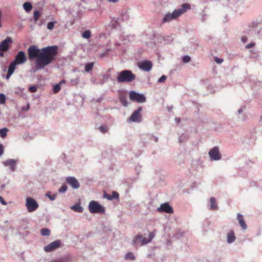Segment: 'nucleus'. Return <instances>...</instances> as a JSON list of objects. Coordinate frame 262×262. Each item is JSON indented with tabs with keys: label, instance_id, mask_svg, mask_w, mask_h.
<instances>
[{
	"label": "nucleus",
	"instance_id": "1",
	"mask_svg": "<svg viewBox=\"0 0 262 262\" xmlns=\"http://www.w3.org/2000/svg\"><path fill=\"white\" fill-rule=\"evenodd\" d=\"M58 54V47L56 46L42 48L39 54V58L36 60L38 69H43L45 66L52 63Z\"/></svg>",
	"mask_w": 262,
	"mask_h": 262
},
{
	"label": "nucleus",
	"instance_id": "2",
	"mask_svg": "<svg viewBox=\"0 0 262 262\" xmlns=\"http://www.w3.org/2000/svg\"><path fill=\"white\" fill-rule=\"evenodd\" d=\"M190 9V6L188 4H184L182 5V8L174 10L171 14L168 13L166 14L163 19L162 23L169 22L177 18Z\"/></svg>",
	"mask_w": 262,
	"mask_h": 262
},
{
	"label": "nucleus",
	"instance_id": "3",
	"mask_svg": "<svg viewBox=\"0 0 262 262\" xmlns=\"http://www.w3.org/2000/svg\"><path fill=\"white\" fill-rule=\"evenodd\" d=\"M135 78L136 76L132 71L124 70L119 73L117 80L119 83L129 82L134 81Z\"/></svg>",
	"mask_w": 262,
	"mask_h": 262
},
{
	"label": "nucleus",
	"instance_id": "4",
	"mask_svg": "<svg viewBox=\"0 0 262 262\" xmlns=\"http://www.w3.org/2000/svg\"><path fill=\"white\" fill-rule=\"evenodd\" d=\"M249 34L252 36L258 35L262 30L261 23L255 20L250 23L249 26Z\"/></svg>",
	"mask_w": 262,
	"mask_h": 262
},
{
	"label": "nucleus",
	"instance_id": "5",
	"mask_svg": "<svg viewBox=\"0 0 262 262\" xmlns=\"http://www.w3.org/2000/svg\"><path fill=\"white\" fill-rule=\"evenodd\" d=\"M89 211L92 213H104L105 208L95 201H92L89 204Z\"/></svg>",
	"mask_w": 262,
	"mask_h": 262
},
{
	"label": "nucleus",
	"instance_id": "6",
	"mask_svg": "<svg viewBox=\"0 0 262 262\" xmlns=\"http://www.w3.org/2000/svg\"><path fill=\"white\" fill-rule=\"evenodd\" d=\"M40 53L41 50H39L36 46H31L28 49V57L30 60L39 58Z\"/></svg>",
	"mask_w": 262,
	"mask_h": 262
},
{
	"label": "nucleus",
	"instance_id": "7",
	"mask_svg": "<svg viewBox=\"0 0 262 262\" xmlns=\"http://www.w3.org/2000/svg\"><path fill=\"white\" fill-rule=\"evenodd\" d=\"M142 108L141 106L139 107L135 111L130 117L128 119V122H140L142 120V115L140 114Z\"/></svg>",
	"mask_w": 262,
	"mask_h": 262
},
{
	"label": "nucleus",
	"instance_id": "8",
	"mask_svg": "<svg viewBox=\"0 0 262 262\" xmlns=\"http://www.w3.org/2000/svg\"><path fill=\"white\" fill-rule=\"evenodd\" d=\"M129 99L133 101L142 103L146 101V98L143 94L138 93L134 91L129 92Z\"/></svg>",
	"mask_w": 262,
	"mask_h": 262
},
{
	"label": "nucleus",
	"instance_id": "9",
	"mask_svg": "<svg viewBox=\"0 0 262 262\" xmlns=\"http://www.w3.org/2000/svg\"><path fill=\"white\" fill-rule=\"evenodd\" d=\"M26 206L30 212L36 210L38 208V204L33 198L28 197L26 199Z\"/></svg>",
	"mask_w": 262,
	"mask_h": 262
},
{
	"label": "nucleus",
	"instance_id": "10",
	"mask_svg": "<svg viewBox=\"0 0 262 262\" xmlns=\"http://www.w3.org/2000/svg\"><path fill=\"white\" fill-rule=\"evenodd\" d=\"M209 157L212 161H218L221 159L222 156L220 152L219 148L214 146L208 152Z\"/></svg>",
	"mask_w": 262,
	"mask_h": 262
},
{
	"label": "nucleus",
	"instance_id": "11",
	"mask_svg": "<svg viewBox=\"0 0 262 262\" xmlns=\"http://www.w3.org/2000/svg\"><path fill=\"white\" fill-rule=\"evenodd\" d=\"M27 60V57L23 51H19L15 57V59L13 61L16 64H21L25 63Z\"/></svg>",
	"mask_w": 262,
	"mask_h": 262
},
{
	"label": "nucleus",
	"instance_id": "12",
	"mask_svg": "<svg viewBox=\"0 0 262 262\" xmlns=\"http://www.w3.org/2000/svg\"><path fill=\"white\" fill-rule=\"evenodd\" d=\"M61 242L59 240H56L49 244L45 247L44 250L47 252H51L60 247Z\"/></svg>",
	"mask_w": 262,
	"mask_h": 262
},
{
	"label": "nucleus",
	"instance_id": "13",
	"mask_svg": "<svg viewBox=\"0 0 262 262\" xmlns=\"http://www.w3.org/2000/svg\"><path fill=\"white\" fill-rule=\"evenodd\" d=\"M152 62L148 60H144L138 64L139 67L145 71H149L152 68Z\"/></svg>",
	"mask_w": 262,
	"mask_h": 262
},
{
	"label": "nucleus",
	"instance_id": "14",
	"mask_svg": "<svg viewBox=\"0 0 262 262\" xmlns=\"http://www.w3.org/2000/svg\"><path fill=\"white\" fill-rule=\"evenodd\" d=\"M66 182L73 188L77 189L80 186L78 181L75 177H69L67 178Z\"/></svg>",
	"mask_w": 262,
	"mask_h": 262
},
{
	"label": "nucleus",
	"instance_id": "15",
	"mask_svg": "<svg viewBox=\"0 0 262 262\" xmlns=\"http://www.w3.org/2000/svg\"><path fill=\"white\" fill-rule=\"evenodd\" d=\"M12 41L10 37H7L6 39L2 41L0 43V51H6L9 46V43Z\"/></svg>",
	"mask_w": 262,
	"mask_h": 262
},
{
	"label": "nucleus",
	"instance_id": "16",
	"mask_svg": "<svg viewBox=\"0 0 262 262\" xmlns=\"http://www.w3.org/2000/svg\"><path fill=\"white\" fill-rule=\"evenodd\" d=\"M160 212H165L168 213H173V209L168 203L161 204L160 207L158 209Z\"/></svg>",
	"mask_w": 262,
	"mask_h": 262
},
{
	"label": "nucleus",
	"instance_id": "17",
	"mask_svg": "<svg viewBox=\"0 0 262 262\" xmlns=\"http://www.w3.org/2000/svg\"><path fill=\"white\" fill-rule=\"evenodd\" d=\"M155 232L156 230H155L153 232H151L149 234V238L146 239V238H143L141 235H138V236L137 238V239H142V245H145L148 243H150L152 238L155 236Z\"/></svg>",
	"mask_w": 262,
	"mask_h": 262
},
{
	"label": "nucleus",
	"instance_id": "18",
	"mask_svg": "<svg viewBox=\"0 0 262 262\" xmlns=\"http://www.w3.org/2000/svg\"><path fill=\"white\" fill-rule=\"evenodd\" d=\"M227 237V243L228 244H231L234 243L236 240V236L234 234V232L233 230H231L227 232L226 235Z\"/></svg>",
	"mask_w": 262,
	"mask_h": 262
},
{
	"label": "nucleus",
	"instance_id": "19",
	"mask_svg": "<svg viewBox=\"0 0 262 262\" xmlns=\"http://www.w3.org/2000/svg\"><path fill=\"white\" fill-rule=\"evenodd\" d=\"M3 164L5 166H9L10 169L12 171L15 170L16 164V162L15 160L13 159L7 160L6 161L4 162Z\"/></svg>",
	"mask_w": 262,
	"mask_h": 262
},
{
	"label": "nucleus",
	"instance_id": "20",
	"mask_svg": "<svg viewBox=\"0 0 262 262\" xmlns=\"http://www.w3.org/2000/svg\"><path fill=\"white\" fill-rule=\"evenodd\" d=\"M237 220H238L239 224L243 230H245L247 228V226L244 221L243 215L240 213H238L237 215Z\"/></svg>",
	"mask_w": 262,
	"mask_h": 262
},
{
	"label": "nucleus",
	"instance_id": "21",
	"mask_svg": "<svg viewBox=\"0 0 262 262\" xmlns=\"http://www.w3.org/2000/svg\"><path fill=\"white\" fill-rule=\"evenodd\" d=\"M16 65L17 64L15 63H14V62H12L10 64V65L9 66L8 72H7V74L6 75V78L7 79H8L10 78V77L12 75V74L14 72V71L15 70V67Z\"/></svg>",
	"mask_w": 262,
	"mask_h": 262
},
{
	"label": "nucleus",
	"instance_id": "22",
	"mask_svg": "<svg viewBox=\"0 0 262 262\" xmlns=\"http://www.w3.org/2000/svg\"><path fill=\"white\" fill-rule=\"evenodd\" d=\"M218 209V206L217 205L216 200L214 198H211L210 199V209L215 210Z\"/></svg>",
	"mask_w": 262,
	"mask_h": 262
},
{
	"label": "nucleus",
	"instance_id": "23",
	"mask_svg": "<svg viewBox=\"0 0 262 262\" xmlns=\"http://www.w3.org/2000/svg\"><path fill=\"white\" fill-rule=\"evenodd\" d=\"M71 209L77 212L81 213L83 211V208L81 207V206L78 204H76L71 207Z\"/></svg>",
	"mask_w": 262,
	"mask_h": 262
},
{
	"label": "nucleus",
	"instance_id": "24",
	"mask_svg": "<svg viewBox=\"0 0 262 262\" xmlns=\"http://www.w3.org/2000/svg\"><path fill=\"white\" fill-rule=\"evenodd\" d=\"M24 9L27 12H30L32 9V4L29 2H25L23 4Z\"/></svg>",
	"mask_w": 262,
	"mask_h": 262
},
{
	"label": "nucleus",
	"instance_id": "25",
	"mask_svg": "<svg viewBox=\"0 0 262 262\" xmlns=\"http://www.w3.org/2000/svg\"><path fill=\"white\" fill-rule=\"evenodd\" d=\"M8 129L7 128L0 129V136L2 138H5L7 135Z\"/></svg>",
	"mask_w": 262,
	"mask_h": 262
},
{
	"label": "nucleus",
	"instance_id": "26",
	"mask_svg": "<svg viewBox=\"0 0 262 262\" xmlns=\"http://www.w3.org/2000/svg\"><path fill=\"white\" fill-rule=\"evenodd\" d=\"M41 234L43 236H49L50 234V230L48 228H43L40 230Z\"/></svg>",
	"mask_w": 262,
	"mask_h": 262
},
{
	"label": "nucleus",
	"instance_id": "27",
	"mask_svg": "<svg viewBox=\"0 0 262 262\" xmlns=\"http://www.w3.org/2000/svg\"><path fill=\"white\" fill-rule=\"evenodd\" d=\"M93 67L94 63L93 62L88 63L85 66V71L86 72H89L92 70Z\"/></svg>",
	"mask_w": 262,
	"mask_h": 262
},
{
	"label": "nucleus",
	"instance_id": "28",
	"mask_svg": "<svg viewBox=\"0 0 262 262\" xmlns=\"http://www.w3.org/2000/svg\"><path fill=\"white\" fill-rule=\"evenodd\" d=\"M138 235H137L136 237H135L134 240H133V244L135 246H138L140 245V246H142V239H137V237Z\"/></svg>",
	"mask_w": 262,
	"mask_h": 262
},
{
	"label": "nucleus",
	"instance_id": "29",
	"mask_svg": "<svg viewBox=\"0 0 262 262\" xmlns=\"http://www.w3.org/2000/svg\"><path fill=\"white\" fill-rule=\"evenodd\" d=\"M91 32L90 30H86L84 31L82 34V37L86 39H89L91 37Z\"/></svg>",
	"mask_w": 262,
	"mask_h": 262
},
{
	"label": "nucleus",
	"instance_id": "30",
	"mask_svg": "<svg viewBox=\"0 0 262 262\" xmlns=\"http://www.w3.org/2000/svg\"><path fill=\"white\" fill-rule=\"evenodd\" d=\"M40 16V13L38 11H35L33 13V18L35 21L38 20L39 17Z\"/></svg>",
	"mask_w": 262,
	"mask_h": 262
},
{
	"label": "nucleus",
	"instance_id": "31",
	"mask_svg": "<svg viewBox=\"0 0 262 262\" xmlns=\"http://www.w3.org/2000/svg\"><path fill=\"white\" fill-rule=\"evenodd\" d=\"M125 259L134 260L135 259V257L134 256L133 253L128 252L125 255Z\"/></svg>",
	"mask_w": 262,
	"mask_h": 262
},
{
	"label": "nucleus",
	"instance_id": "32",
	"mask_svg": "<svg viewBox=\"0 0 262 262\" xmlns=\"http://www.w3.org/2000/svg\"><path fill=\"white\" fill-rule=\"evenodd\" d=\"M120 101L124 106H126L128 104L126 98L125 97H121L120 98Z\"/></svg>",
	"mask_w": 262,
	"mask_h": 262
},
{
	"label": "nucleus",
	"instance_id": "33",
	"mask_svg": "<svg viewBox=\"0 0 262 262\" xmlns=\"http://www.w3.org/2000/svg\"><path fill=\"white\" fill-rule=\"evenodd\" d=\"M60 84H56L53 88V91L54 93H57L60 90Z\"/></svg>",
	"mask_w": 262,
	"mask_h": 262
},
{
	"label": "nucleus",
	"instance_id": "34",
	"mask_svg": "<svg viewBox=\"0 0 262 262\" xmlns=\"http://www.w3.org/2000/svg\"><path fill=\"white\" fill-rule=\"evenodd\" d=\"M55 23V22L54 21H51L48 23L47 25L48 29L50 30H52L54 28Z\"/></svg>",
	"mask_w": 262,
	"mask_h": 262
},
{
	"label": "nucleus",
	"instance_id": "35",
	"mask_svg": "<svg viewBox=\"0 0 262 262\" xmlns=\"http://www.w3.org/2000/svg\"><path fill=\"white\" fill-rule=\"evenodd\" d=\"M6 101L5 96L3 94H0V103L5 104Z\"/></svg>",
	"mask_w": 262,
	"mask_h": 262
},
{
	"label": "nucleus",
	"instance_id": "36",
	"mask_svg": "<svg viewBox=\"0 0 262 262\" xmlns=\"http://www.w3.org/2000/svg\"><path fill=\"white\" fill-rule=\"evenodd\" d=\"M67 190V186L66 185H62L59 189V192L63 193Z\"/></svg>",
	"mask_w": 262,
	"mask_h": 262
},
{
	"label": "nucleus",
	"instance_id": "37",
	"mask_svg": "<svg viewBox=\"0 0 262 262\" xmlns=\"http://www.w3.org/2000/svg\"><path fill=\"white\" fill-rule=\"evenodd\" d=\"M184 63H187L190 61V57L189 56H185L182 58Z\"/></svg>",
	"mask_w": 262,
	"mask_h": 262
},
{
	"label": "nucleus",
	"instance_id": "38",
	"mask_svg": "<svg viewBox=\"0 0 262 262\" xmlns=\"http://www.w3.org/2000/svg\"><path fill=\"white\" fill-rule=\"evenodd\" d=\"M99 130L103 133H105L108 130V128L104 126H101L99 127Z\"/></svg>",
	"mask_w": 262,
	"mask_h": 262
},
{
	"label": "nucleus",
	"instance_id": "39",
	"mask_svg": "<svg viewBox=\"0 0 262 262\" xmlns=\"http://www.w3.org/2000/svg\"><path fill=\"white\" fill-rule=\"evenodd\" d=\"M37 89L36 86H31L29 87V91L31 93H35L37 91Z\"/></svg>",
	"mask_w": 262,
	"mask_h": 262
},
{
	"label": "nucleus",
	"instance_id": "40",
	"mask_svg": "<svg viewBox=\"0 0 262 262\" xmlns=\"http://www.w3.org/2000/svg\"><path fill=\"white\" fill-rule=\"evenodd\" d=\"M46 195L52 201H53L56 198V194L50 195V192H48Z\"/></svg>",
	"mask_w": 262,
	"mask_h": 262
},
{
	"label": "nucleus",
	"instance_id": "41",
	"mask_svg": "<svg viewBox=\"0 0 262 262\" xmlns=\"http://www.w3.org/2000/svg\"><path fill=\"white\" fill-rule=\"evenodd\" d=\"M166 79V76L165 75H162L158 80V82L161 83L164 82Z\"/></svg>",
	"mask_w": 262,
	"mask_h": 262
},
{
	"label": "nucleus",
	"instance_id": "42",
	"mask_svg": "<svg viewBox=\"0 0 262 262\" xmlns=\"http://www.w3.org/2000/svg\"><path fill=\"white\" fill-rule=\"evenodd\" d=\"M111 196L112 200L114 199H118L119 198V193L117 192L113 191Z\"/></svg>",
	"mask_w": 262,
	"mask_h": 262
},
{
	"label": "nucleus",
	"instance_id": "43",
	"mask_svg": "<svg viewBox=\"0 0 262 262\" xmlns=\"http://www.w3.org/2000/svg\"><path fill=\"white\" fill-rule=\"evenodd\" d=\"M214 60L216 62V63H217L218 64H221V63H222L223 62V59L219 58V57H215L214 58Z\"/></svg>",
	"mask_w": 262,
	"mask_h": 262
},
{
	"label": "nucleus",
	"instance_id": "44",
	"mask_svg": "<svg viewBox=\"0 0 262 262\" xmlns=\"http://www.w3.org/2000/svg\"><path fill=\"white\" fill-rule=\"evenodd\" d=\"M103 197L106 198V199H108V200H112L111 195L108 194H107L106 193H105L104 194Z\"/></svg>",
	"mask_w": 262,
	"mask_h": 262
},
{
	"label": "nucleus",
	"instance_id": "45",
	"mask_svg": "<svg viewBox=\"0 0 262 262\" xmlns=\"http://www.w3.org/2000/svg\"><path fill=\"white\" fill-rule=\"evenodd\" d=\"M255 45V42H251V43L247 45L246 46V48L247 49H250V48L254 47Z\"/></svg>",
	"mask_w": 262,
	"mask_h": 262
},
{
	"label": "nucleus",
	"instance_id": "46",
	"mask_svg": "<svg viewBox=\"0 0 262 262\" xmlns=\"http://www.w3.org/2000/svg\"><path fill=\"white\" fill-rule=\"evenodd\" d=\"M207 89L210 93H212L215 91V90H213V88L211 85H209Z\"/></svg>",
	"mask_w": 262,
	"mask_h": 262
},
{
	"label": "nucleus",
	"instance_id": "47",
	"mask_svg": "<svg viewBox=\"0 0 262 262\" xmlns=\"http://www.w3.org/2000/svg\"><path fill=\"white\" fill-rule=\"evenodd\" d=\"M206 17H207V16H206V14H205V13H202V17H201V20H202V21L204 22V21L206 20Z\"/></svg>",
	"mask_w": 262,
	"mask_h": 262
},
{
	"label": "nucleus",
	"instance_id": "48",
	"mask_svg": "<svg viewBox=\"0 0 262 262\" xmlns=\"http://www.w3.org/2000/svg\"><path fill=\"white\" fill-rule=\"evenodd\" d=\"M4 153V148L2 144H0V157Z\"/></svg>",
	"mask_w": 262,
	"mask_h": 262
},
{
	"label": "nucleus",
	"instance_id": "49",
	"mask_svg": "<svg viewBox=\"0 0 262 262\" xmlns=\"http://www.w3.org/2000/svg\"><path fill=\"white\" fill-rule=\"evenodd\" d=\"M0 202L4 205H7V203L4 201V200L3 199V197L1 196H0Z\"/></svg>",
	"mask_w": 262,
	"mask_h": 262
},
{
	"label": "nucleus",
	"instance_id": "50",
	"mask_svg": "<svg viewBox=\"0 0 262 262\" xmlns=\"http://www.w3.org/2000/svg\"><path fill=\"white\" fill-rule=\"evenodd\" d=\"M29 108H30V105L29 104H28L26 107H24L23 108H22V110L27 111L29 110Z\"/></svg>",
	"mask_w": 262,
	"mask_h": 262
},
{
	"label": "nucleus",
	"instance_id": "51",
	"mask_svg": "<svg viewBox=\"0 0 262 262\" xmlns=\"http://www.w3.org/2000/svg\"><path fill=\"white\" fill-rule=\"evenodd\" d=\"M242 41L244 43L246 42L247 41V37L246 36L242 37Z\"/></svg>",
	"mask_w": 262,
	"mask_h": 262
},
{
	"label": "nucleus",
	"instance_id": "52",
	"mask_svg": "<svg viewBox=\"0 0 262 262\" xmlns=\"http://www.w3.org/2000/svg\"><path fill=\"white\" fill-rule=\"evenodd\" d=\"M243 107L239 108L237 111V113L238 115L241 114L243 112Z\"/></svg>",
	"mask_w": 262,
	"mask_h": 262
},
{
	"label": "nucleus",
	"instance_id": "53",
	"mask_svg": "<svg viewBox=\"0 0 262 262\" xmlns=\"http://www.w3.org/2000/svg\"><path fill=\"white\" fill-rule=\"evenodd\" d=\"M175 120H176V121L177 122V123H179L180 122L181 119H180V118H176L175 119Z\"/></svg>",
	"mask_w": 262,
	"mask_h": 262
},
{
	"label": "nucleus",
	"instance_id": "54",
	"mask_svg": "<svg viewBox=\"0 0 262 262\" xmlns=\"http://www.w3.org/2000/svg\"><path fill=\"white\" fill-rule=\"evenodd\" d=\"M107 1L110 2H112V3H117L118 2V0H107Z\"/></svg>",
	"mask_w": 262,
	"mask_h": 262
},
{
	"label": "nucleus",
	"instance_id": "55",
	"mask_svg": "<svg viewBox=\"0 0 262 262\" xmlns=\"http://www.w3.org/2000/svg\"><path fill=\"white\" fill-rule=\"evenodd\" d=\"M65 83V81H64V80H62V81H61L59 82V84H61V83Z\"/></svg>",
	"mask_w": 262,
	"mask_h": 262
},
{
	"label": "nucleus",
	"instance_id": "56",
	"mask_svg": "<svg viewBox=\"0 0 262 262\" xmlns=\"http://www.w3.org/2000/svg\"><path fill=\"white\" fill-rule=\"evenodd\" d=\"M4 56V54L2 52H0V56L2 57Z\"/></svg>",
	"mask_w": 262,
	"mask_h": 262
},
{
	"label": "nucleus",
	"instance_id": "57",
	"mask_svg": "<svg viewBox=\"0 0 262 262\" xmlns=\"http://www.w3.org/2000/svg\"><path fill=\"white\" fill-rule=\"evenodd\" d=\"M256 57H257V55L256 56H254L253 58H256Z\"/></svg>",
	"mask_w": 262,
	"mask_h": 262
},
{
	"label": "nucleus",
	"instance_id": "58",
	"mask_svg": "<svg viewBox=\"0 0 262 262\" xmlns=\"http://www.w3.org/2000/svg\"><path fill=\"white\" fill-rule=\"evenodd\" d=\"M242 119H243V120H245V118H244V117H243V118Z\"/></svg>",
	"mask_w": 262,
	"mask_h": 262
}]
</instances>
